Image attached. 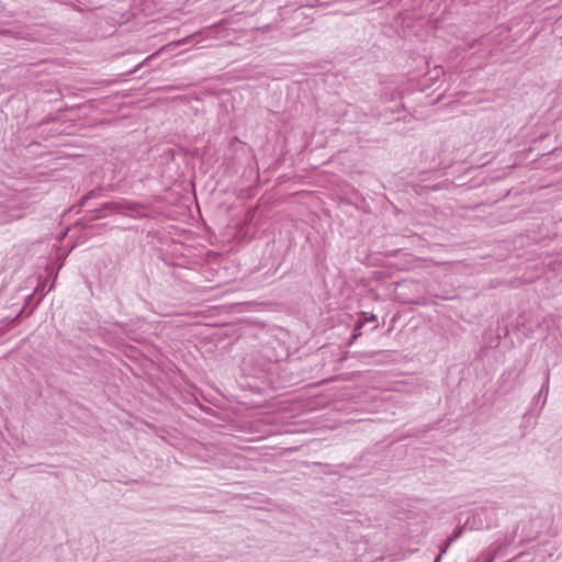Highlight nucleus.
Masks as SVG:
<instances>
[{"label":"nucleus","mask_w":562,"mask_h":562,"mask_svg":"<svg viewBox=\"0 0 562 562\" xmlns=\"http://www.w3.org/2000/svg\"><path fill=\"white\" fill-rule=\"evenodd\" d=\"M363 315L368 322H374L376 319L374 314L367 315V313H363Z\"/></svg>","instance_id":"1"},{"label":"nucleus","mask_w":562,"mask_h":562,"mask_svg":"<svg viewBox=\"0 0 562 562\" xmlns=\"http://www.w3.org/2000/svg\"><path fill=\"white\" fill-rule=\"evenodd\" d=\"M362 325H363V323H362V322H360V323L357 325V328H361V327H362Z\"/></svg>","instance_id":"2"}]
</instances>
